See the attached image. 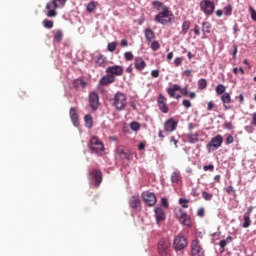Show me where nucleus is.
Wrapping results in <instances>:
<instances>
[{
  "instance_id": "a211bd4d",
  "label": "nucleus",
  "mask_w": 256,
  "mask_h": 256,
  "mask_svg": "<svg viewBox=\"0 0 256 256\" xmlns=\"http://www.w3.org/2000/svg\"><path fill=\"white\" fill-rule=\"evenodd\" d=\"M134 67L136 71H143L147 67V63L142 57H136L134 59Z\"/></svg>"
},
{
  "instance_id": "f3484780",
  "label": "nucleus",
  "mask_w": 256,
  "mask_h": 256,
  "mask_svg": "<svg viewBox=\"0 0 256 256\" xmlns=\"http://www.w3.org/2000/svg\"><path fill=\"white\" fill-rule=\"evenodd\" d=\"M129 205L131 209H135V211H141V199L138 196H132L129 200Z\"/></svg>"
},
{
  "instance_id": "f704fd0d",
  "label": "nucleus",
  "mask_w": 256,
  "mask_h": 256,
  "mask_svg": "<svg viewBox=\"0 0 256 256\" xmlns=\"http://www.w3.org/2000/svg\"><path fill=\"white\" fill-rule=\"evenodd\" d=\"M224 15L227 17H231V15H233V6H231V4L224 7Z\"/></svg>"
},
{
  "instance_id": "4c0bfd02",
  "label": "nucleus",
  "mask_w": 256,
  "mask_h": 256,
  "mask_svg": "<svg viewBox=\"0 0 256 256\" xmlns=\"http://www.w3.org/2000/svg\"><path fill=\"white\" fill-rule=\"evenodd\" d=\"M130 129L132 131H139L141 129V124H139L137 121H133L130 123Z\"/></svg>"
},
{
  "instance_id": "b1692460",
  "label": "nucleus",
  "mask_w": 256,
  "mask_h": 256,
  "mask_svg": "<svg viewBox=\"0 0 256 256\" xmlns=\"http://www.w3.org/2000/svg\"><path fill=\"white\" fill-rule=\"evenodd\" d=\"M107 58H105V56H103L102 54H99L98 56H96L95 58V63H96V67H105V61Z\"/></svg>"
},
{
  "instance_id": "f257e3e1",
  "label": "nucleus",
  "mask_w": 256,
  "mask_h": 256,
  "mask_svg": "<svg viewBox=\"0 0 256 256\" xmlns=\"http://www.w3.org/2000/svg\"><path fill=\"white\" fill-rule=\"evenodd\" d=\"M67 3V0H51L46 4L47 9V17H57V11L56 9H63L65 7V4Z\"/></svg>"
},
{
  "instance_id": "9b49d317",
  "label": "nucleus",
  "mask_w": 256,
  "mask_h": 256,
  "mask_svg": "<svg viewBox=\"0 0 256 256\" xmlns=\"http://www.w3.org/2000/svg\"><path fill=\"white\" fill-rule=\"evenodd\" d=\"M142 199L148 205V207H153L155 203H157V196H155V193L145 191L142 193Z\"/></svg>"
},
{
  "instance_id": "bf43d9fd",
  "label": "nucleus",
  "mask_w": 256,
  "mask_h": 256,
  "mask_svg": "<svg viewBox=\"0 0 256 256\" xmlns=\"http://www.w3.org/2000/svg\"><path fill=\"white\" fill-rule=\"evenodd\" d=\"M121 47H127L129 45V41L126 39H122L120 42Z\"/></svg>"
},
{
  "instance_id": "ea45409f",
  "label": "nucleus",
  "mask_w": 256,
  "mask_h": 256,
  "mask_svg": "<svg viewBox=\"0 0 256 256\" xmlns=\"http://www.w3.org/2000/svg\"><path fill=\"white\" fill-rule=\"evenodd\" d=\"M115 49H117V42H111L107 46V50L110 51V53L115 52Z\"/></svg>"
},
{
  "instance_id": "e2e57ef3",
  "label": "nucleus",
  "mask_w": 256,
  "mask_h": 256,
  "mask_svg": "<svg viewBox=\"0 0 256 256\" xmlns=\"http://www.w3.org/2000/svg\"><path fill=\"white\" fill-rule=\"evenodd\" d=\"M151 76L154 77L155 79H156L157 77H159V70H152Z\"/></svg>"
},
{
  "instance_id": "dca6fc26",
  "label": "nucleus",
  "mask_w": 256,
  "mask_h": 256,
  "mask_svg": "<svg viewBox=\"0 0 256 256\" xmlns=\"http://www.w3.org/2000/svg\"><path fill=\"white\" fill-rule=\"evenodd\" d=\"M177 129V121L175 119L170 118L164 123V130L167 133H173Z\"/></svg>"
},
{
  "instance_id": "052dcab7",
  "label": "nucleus",
  "mask_w": 256,
  "mask_h": 256,
  "mask_svg": "<svg viewBox=\"0 0 256 256\" xmlns=\"http://www.w3.org/2000/svg\"><path fill=\"white\" fill-rule=\"evenodd\" d=\"M219 246L221 247V249H225L227 247V242L225 240H221L219 242Z\"/></svg>"
},
{
  "instance_id": "a19ab883",
  "label": "nucleus",
  "mask_w": 256,
  "mask_h": 256,
  "mask_svg": "<svg viewBox=\"0 0 256 256\" xmlns=\"http://www.w3.org/2000/svg\"><path fill=\"white\" fill-rule=\"evenodd\" d=\"M43 26H44L46 29H53V21H52V20L45 19V20L43 21Z\"/></svg>"
},
{
  "instance_id": "de8ad7c7",
  "label": "nucleus",
  "mask_w": 256,
  "mask_h": 256,
  "mask_svg": "<svg viewBox=\"0 0 256 256\" xmlns=\"http://www.w3.org/2000/svg\"><path fill=\"white\" fill-rule=\"evenodd\" d=\"M182 63H183V58H181V57L175 58V60H174L175 67H179V65H181Z\"/></svg>"
},
{
  "instance_id": "13d9d810",
  "label": "nucleus",
  "mask_w": 256,
  "mask_h": 256,
  "mask_svg": "<svg viewBox=\"0 0 256 256\" xmlns=\"http://www.w3.org/2000/svg\"><path fill=\"white\" fill-rule=\"evenodd\" d=\"M198 217H205V209L200 208L197 212Z\"/></svg>"
},
{
  "instance_id": "5701e85b",
  "label": "nucleus",
  "mask_w": 256,
  "mask_h": 256,
  "mask_svg": "<svg viewBox=\"0 0 256 256\" xmlns=\"http://www.w3.org/2000/svg\"><path fill=\"white\" fill-rule=\"evenodd\" d=\"M177 91H181V86L177 85V84H173L172 86H170L169 88H167V93L169 95V97L174 98L175 95H177Z\"/></svg>"
},
{
  "instance_id": "680f3d73",
  "label": "nucleus",
  "mask_w": 256,
  "mask_h": 256,
  "mask_svg": "<svg viewBox=\"0 0 256 256\" xmlns=\"http://www.w3.org/2000/svg\"><path fill=\"white\" fill-rule=\"evenodd\" d=\"M251 125H253L254 127H256V112H254L252 114V122H251Z\"/></svg>"
},
{
  "instance_id": "2f4dec72",
  "label": "nucleus",
  "mask_w": 256,
  "mask_h": 256,
  "mask_svg": "<svg viewBox=\"0 0 256 256\" xmlns=\"http://www.w3.org/2000/svg\"><path fill=\"white\" fill-rule=\"evenodd\" d=\"M190 27H191V21L185 20L182 24V33H183V35H187Z\"/></svg>"
},
{
  "instance_id": "423d86ee",
  "label": "nucleus",
  "mask_w": 256,
  "mask_h": 256,
  "mask_svg": "<svg viewBox=\"0 0 256 256\" xmlns=\"http://www.w3.org/2000/svg\"><path fill=\"white\" fill-rule=\"evenodd\" d=\"M158 253L160 256H171V241L162 238L158 242Z\"/></svg>"
},
{
  "instance_id": "4468645a",
  "label": "nucleus",
  "mask_w": 256,
  "mask_h": 256,
  "mask_svg": "<svg viewBox=\"0 0 256 256\" xmlns=\"http://www.w3.org/2000/svg\"><path fill=\"white\" fill-rule=\"evenodd\" d=\"M157 103H158V107L162 113H169V106L167 105V98L163 94H159Z\"/></svg>"
},
{
  "instance_id": "9d476101",
  "label": "nucleus",
  "mask_w": 256,
  "mask_h": 256,
  "mask_svg": "<svg viewBox=\"0 0 256 256\" xmlns=\"http://www.w3.org/2000/svg\"><path fill=\"white\" fill-rule=\"evenodd\" d=\"M191 255L192 256H205V250L201 247L199 240H193L191 243Z\"/></svg>"
},
{
  "instance_id": "5fc2aeb1",
  "label": "nucleus",
  "mask_w": 256,
  "mask_h": 256,
  "mask_svg": "<svg viewBox=\"0 0 256 256\" xmlns=\"http://www.w3.org/2000/svg\"><path fill=\"white\" fill-rule=\"evenodd\" d=\"M180 92L182 93V95H184L185 97H187L189 95V89L188 87H184L183 89L180 90Z\"/></svg>"
},
{
  "instance_id": "79ce46f5",
  "label": "nucleus",
  "mask_w": 256,
  "mask_h": 256,
  "mask_svg": "<svg viewBox=\"0 0 256 256\" xmlns=\"http://www.w3.org/2000/svg\"><path fill=\"white\" fill-rule=\"evenodd\" d=\"M151 49L152 51H159V49H161V44H159L157 41H153L151 43Z\"/></svg>"
},
{
  "instance_id": "6e6d98bb",
  "label": "nucleus",
  "mask_w": 256,
  "mask_h": 256,
  "mask_svg": "<svg viewBox=\"0 0 256 256\" xmlns=\"http://www.w3.org/2000/svg\"><path fill=\"white\" fill-rule=\"evenodd\" d=\"M226 193H228V195H231V193H233L235 191V189H233V186H227L225 188Z\"/></svg>"
},
{
  "instance_id": "0eeeda50",
  "label": "nucleus",
  "mask_w": 256,
  "mask_h": 256,
  "mask_svg": "<svg viewBox=\"0 0 256 256\" xmlns=\"http://www.w3.org/2000/svg\"><path fill=\"white\" fill-rule=\"evenodd\" d=\"M200 11L204 13L207 17L213 15L215 13V2L211 0H202L199 4Z\"/></svg>"
},
{
  "instance_id": "7ed1b4c3",
  "label": "nucleus",
  "mask_w": 256,
  "mask_h": 256,
  "mask_svg": "<svg viewBox=\"0 0 256 256\" xmlns=\"http://www.w3.org/2000/svg\"><path fill=\"white\" fill-rule=\"evenodd\" d=\"M171 17H173V12L169 10V7H164V10L158 13L154 20L156 23H160V25H169L172 23Z\"/></svg>"
},
{
  "instance_id": "7c9ffc66",
  "label": "nucleus",
  "mask_w": 256,
  "mask_h": 256,
  "mask_svg": "<svg viewBox=\"0 0 256 256\" xmlns=\"http://www.w3.org/2000/svg\"><path fill=\"white\" fill-rule=\"evenodd\" d=\"M221 101L224 105H229L231 103V94L229 92L222 94Z\"/></svg>"
},
{
  "instance_id": "0e129e2a",
  "label": "nucleus",
  "mask_w": 256,
  "mask_h": 256,
  "mask_svg": "<svg viewBox=\"0 0 256 256\" xmlns=\"http://www.w3.org/2000/svg\"><path fill=\"white\" fill-rule=\"evenodd\" d=\"M200 193H199V190H197V188H194L192 190V196L193 197H199Z\"/></svg>"
},
{
  "instance_id": "338daca9",
  "label": "nucleus",
  "mask_w": 256,
  "mask_h": 256,
  "mask_svg": "<svg viewBox=\"0 0 256 256\" xmlns=\"http://www.w3.org/2000/svg\"><path fill=\"white\" fill-rule=\"evenodd\" d=\"M138 149H139V151H143V150L145 149V143L140 142V143L138 144Z\"/></svg>"
},
{
  "instance_id": "c756f323",
  "label": "nucleus",
  "mask_w": 256,
  "mask_h": 256,
  "mask_svg": "<svg viewBox=\"0 0 256 256\" xmlns=\"http://www.w3.org/2000/svg\"><path fill=\"white\" fill-rule=\"evenodd\" d=\"M202 32H203L204 38L206 37L207 33H211V24L209 22L202 23Z\"/></svg>"
},
{
  "instance_id": "72a5a7b5",
  "label": "nucleus",
  "mask_w": 256,
  "mask_h": 256,
  "mask_svg": "<svg viewBox=\"0 0 256 256\" xmlns=\"http://www.w3.org/2000/svg\"><path fill=\"white\" fill-rule=\"evenodd\" d=\"M242 227L244 229L251 227V218L249 215H244V222L242 224Z\"/></svg>"
},
{
  "instance_id": "39448f33",
  "label": "nucleus",
  "mask_w": 256,
  "mask_h": 256,
  "mask_svg": "<svg viewBox=\"0 0 256 256\" xmlns=\"http://www.w3.org/2000/svg\"><path fill=\"white\" fill-rule=\"evenodd\" d=\"M175 215L181 225H185L186 227H193V220L191 219V216L185 212V210L179 208L176 210Z\"/></svg>"
},
{
  "instance_id": "a878e982",
  "label": "nucleus",
  "mask_w": 256,
  "mask_h": 256,
  "mask_svg": "<svg viewBox=\"0 0 256 256\" xmlns=\"http://www.w3.org/2000/svg\"><path fill=\"white\" fill-rule=\"evenodd\" d=\"M84 123H85V127H87V129H91L93 127V116H91V114L85 115Z\"/></svg>"
},
{
  "instance_id": "603ef678",
  "label": "nucleus",
  "mask_w": 256,
  "mask_h": 256,
  "mask_svg": "<svg viewBox=\"0 0 256 256\" xmlns=\"http://www.w3.org/2000/svg\"><path fill=\"white\" fill-rule=\"evenodd\" d=\"M204 171H213L215 166L213 164H209L203 167Z\"/></svg>"
},
{
  "instance_id": "bb28decb",
  "label": "nucleus",
  "mask_w": 256,
  "mask_h": 256,
  "mask_svg": "<svg viewBox=\"0 0 256 256\" xmlns=\"http://www.w3.org/2000/svg\"><path fill=\"white\" fill-rule=\"evenodd\" d=\"M73 85L76 89H79V87H82V89H85V87H87V82L79 78L73 81Z\"/></svg>"
},
{
  "instance_id": "c9c22d12",
  "label": "nucleus",
  "mask_w": 256,
  "mask_h": 256,
  "mask_svg": "<svg viewBox=\"0 0 256 256\" xmlns=\"http://www.w3.org/2000/svg\"><path fill=\"white\" fill-rule=\"evenodd\" d=\"M54 39L57 41V43H61L63 41V31L57 30L55 32Z\"/></svg>"
},
{
  "instance_id": "58836bf2",
  "label": "nucleus",
  "mask_w": 256,
  "mask_h": 256,
  "mask_svg": "<svg viewBox=\"0 0 256 256\" xmlns=\"http://www.w3.org/2000/svg\"><path fill=\"white\" fill-rule=\"evenodd\" d=\"M180 205H182L183 209H189V200L185 198H180L179 199Z\"/></svg>"
},
{
  "instance_id": "6e6552de",
  "label": "nucleus",
  "mask_w": 256,
  "mask_h": 256,
  "mask_svg": "<svg viewBox=\"0 0 256 256\" xmlns=\"http://www.w3.org/2000/svg\"><path fill=\"white\" fill-rule=\"evenodd\" d=\"M187 245H188V242H187V238H185V235L180 233L174 237L173 248L176 251H183V249H185Z\"/></svg>"
},
{
  "instance_id": "ddd939ff",
  "label": "nucleus",
  "mask_w": 256,
  "mask_h": 256,
  "mask_svg": "<svg viewBox=\"0 0 256 256\" xmlns=\"http://www.w3.org/2000/svg\"><path fill=\"white\" fill-rule=\"evenodd\" d=\"M89 105L93 111L99 109V94L97 92H91L89 94Z\"/></svg>"
},
{
  "instance_id": "864d4df0",
  "label": "nucleus",
  "mask_w": 256,
  "mask_h": 256,
  "mask_svg": "<svg viewBox=\"0 0 256 256\" xmlns=\"http://www.w3.org/2000/svg\"><path fill=\"white\" fill-rule=\"evenodd\" d=\"M182 105H183V107H186V109H189V107H191V101L183 100Z\"/></svg>"
},
{
  "instance_id": "4be33fe9",
  "label": "nucleus",
  "mask_w": 256,
  "mask_h": 256,
  "mask_svg": "<svg viewBox=\"0 0 256 256\" xmlns=\"http://www.w3.org/2000/svg\"><path fill=\"white\" fill-rule=\"evenodd\" d=\"M183 179V177H181V171L179 170H175L174 172H172L171 174V182L178 185V183H181V180Z\"/></svg>"
},
{
  "instance_id": "e433bc0d",
  "label": "nucleus",
  "mask_w": 256,
  "mask_h": 256,
  "mask_svg": "<svg viewBox=\"0 0 256 256\" xmlns=\"http://www.w3.org/2000/svg\"><path fill=\"white\" fill-rule=\"evenodd\" d=\"M198 89H200V91H203V89H207V80L206 79H200L198 81Z\"/></svg>"
},
{
  "instance_id": "393cba45",
  "label": "nucleus",
  "mask_w": 256,
  "mask_h": 256,
  "mask_svg": "<svg viewBox=\"0 0 256 256\" xmlns=\"http://www.w3.org/2000/svg\"><path fill=\"white\" fill-rule=\"evenodd\" d=\"M187 139L189 143L195 144L199 141V133L190 132L187 134Z\"/></svg>"
},
{
  "instance_id": "09e8293b",
  "label": "nucleus",
  "mask_w": 256,
  "mask_h": 256,
  "mask_svg": "<svg viewBox=\"0 0 256 256\" xmlns=\"http://www.w3.org/2000/svg\"><path fill=\"white\" fill-rule=\"evenodd\" d=\"M161 203L165 209H169V200H167V198H162Z\"/></svg>"
},
{
  "instance_id": "c03bdc74",
  "label": "nucleus",
  "mask_w": 256,
  "mask_h": 256,
  "mask_svg": "<svg viewBox=\"0 0 256 256\" xmlns=\"http://www.w3.org/2000/svg\"><path fill=\"white\" fill-rule=\"evenodd\" d=\"M202 197L205 201H211V199H213V194L202 192Z\"/></svg>"
},
{
  "instance_id": "1a4fd4ad",
  "label": "nucleus",
  "mask_w": 256,
  "mask_h": 256,
  "mask_svg": "<svg viewBox=\"0 0 256 256\" xmlns=\"http://www.w3.org/2000/svg\"><path fill=\"white\" fill-rule=\"evenodd\" d=\"M221 145H223V136L218 134L210 140L206 147L208 151H216V149H219Z\"/></svg>"
},
{
  "instance_id": "20e7f679",
  "label": "nucleus",
  "mask_w": 256,
  "mask_h": 256,
  "mask_svg": "<svg viewBox=\"0 0 256 256\" xmlns=\"http://www.w3.org/2000/svg\"><path fill=\"white\" fill-rule=\"evenodd\" d=\"M88 147L91 153L99 154L105 151V146L103 145V142H101V140H99L97 136H94L90 139Z\"/></svg>"
},
{
  "instance_id": "2eb2a0df",
  "label": "nucleus",
  "mask_w": 256,
  "mask_h": 256,
  "mask_svg": "<svg viewBox=\"0 0 256 256\" xmlns=\"http://www.w3.org/2000/svg\"><path fill=\"white\" fill-rule=\"evenodd\" d=\"M106 73H108V75H112L113 77H121V75H123V66H110L106 69Z\"/></svg>"
},
{
  "instance_id": "49530a36",
  "label": "nucleus",
  "mask_w": 256,
  "mask_h": 256,
  "mask_svg": "<svg viewBox=\"0 0 256 256\" xmlns=\"http://www.w3.org/2000/svg\"><path fill=\"white\" fill-rule=\"evenodd\" d=\"M249 11H250L251 18L253 19V21H256V11H255V8H253V6H250L249 7Z\"/></svg>"
},
{
  "instance_id": "c85d7f7f",
  "label": "nucleus",
  "mask_w": 256,
  "mask_h": 256,
  "mask_svg": "<svg viewBox=\"0 0 256 256\" xmlns=\"http://www.w3.org/2000/svg\"><path fill=\"white\" fill-rule=\"evenodd\" d=\"M152 6L154 7V9H157V11H161V9L162 11H165V7H167L165 6V4H163V2L157 0L152 2Z\"/></svg>"
},
{
  "instance_id": "473e14b6",
  "label": "nucleus",
  "mask_w": 256,
  "mask_h": 256,
  "mask_svg": "<svg viewBox=\"0 0 256 256\" xmlns=\"http://www.w3.org/2000/svg\"><path fill=\"white\" fill-rule=\"evenodd\" d=\"M225 91H227V88L225 87V85L223 84H219L217 87H216V93L217 95H225Z\"/></svg>"
},
{
  "instance_id": "f03ea898",
  "label": "nucleus",
  "mask_w": 256,
  "mask_h": 256,
  "mask_svg": "<svg viewBox=\"0 0 256 256\" xmlns=\"http://www.w3.org/2000/svg\"><path fill=\"white\" fill-rule=\"evenodd\" d=\"M112 105L116 111H125L127 107V95L123 92H117L112 99Z\"/></svg>"
},
{
  "instance_id": "69168bd1",
  "label": "nucleus",
  "mask_w": 256,
  "mask_h": 256,
  "mask_svg": "<svg viewBox=\"0 0 256 256\" xmlns=\"http://www.w3.org/2000/svg\"><path fill=\"white\" fill-rule=\"evenodd\" d=\"M237 51H238L237 45H233V58L234 59H235V57H237Z\"/></svg>"
},
{
  "instance_id": "f8f14e48",
  "label": "nucleus",
  "mask_w": 256,
  "mask_h": 256,
  "mask_svg": "<svg viewBox=\"0 0 256 256\" xmlns=\"http://www.w3.org/2000/svg\"><path fill=\"white\" fill-rule=\"evenodd\" d=\"M89 177L95 181V187H99V185H101V181H103V174L101 173V170L92 169L89 173Z\"/></svg>"
},
{
  "instance_id": "774afa93",
  "label": "nucleus",
  "mask_w": 256,
  "mask_h": 256,
  "mask_svg": "<svg viewBox=\"0 0 256 256\" xmlns=\"http://www.w3.org/2000/svg\"><path fill=\"white\" fill-rule=\"evenodd\" d=\"M183 73H184V75H185L186 77H191V75H192L191 70H185Z\"/></svg>"
},
{
  "instance_id": "a18cd8bd",
  "label": "nucleus",
  "mask_w": 256,
  "mask_h": 256,
  "mask_svg": "<svg viewBox=\"0 0 256 256\" xmlns=\"http://www.w3.org/2000/svg\"><path fill=\"white\" fill-rule=\"evenodd\" d=\"M95 2H90L88 5H87V11L89 13H93V11H95Z\"/></svg>"
},
{
  "instance_id": "6ab92c4d",
  "label": "nucleus",
  "mask_w": 256,
  "mask_h": 256,
  "mask_svg": "<svg viewBox=\"0 0 256 256\" xmlns=\"http://www.w3.org/2000/svg\"><path fill=\"white\" fill-rule=\"evenodd\" d=\"M70 118L74 125V127H79V114H77V108L71 107L70 108Z\"/></svg>"
},
{
  "instance_id": "37998d69",
  "label": "nucleus",
  "mask_w": 256,
  "mask_h": 256,
  "mask_svg": "<svg viewBox=\"0 0 256 256\" xmlns=\"http://www.w3.org/2000/svg\"><path fill=\"white\" fill-rule=\"evenodd\" d=\"M124 59L126 61H133V59H134L133 52H125Z\"/></svg>"
},
{
  "instance_id": "412c9836",
  "label": "nucleus",
  "mask_w": 256,
  "mask_h": 256,
  "mask_svg": "<svg viewBox=\"0 0 256 256\" xmlns=\"http://www.w3.org/2000/svg\"><path fill=\"white\" fill-rule=\"evenodd\" d=\"M155 217H156L157 223H161V221H165L166 215H165V211L163 210V208L155 209Z\"/></svg>"
},
{
  "instance_id": "cd10ccee",
  "label": "nucleus",
  "mask_w": 256,
  "mask_h": 256,
  "mask_svg": "<svg viewBox=\"0 0 256 256\" xmlns=\"http://www.w3.org/2000/svg\"><path fill=\"white\" fill-rule=\"evenodd\" d=\"M145 39L148 41H153V39H155V32H153L151 28L145 29Z\"/></svg>"
},
{
  "instance_id": "4d7b16f0",
  "label": "nucleus",
  "mask_w": 256,
  "mask_h": 256,
  "mask_svg": "<svg viewBox=\"0 0 256 256\" xmlns=\"http://www.w3.org/2000/svg\"><path fill=\"white\" fill-rule=\"evenodd\" d=\"M224 127L225 129H228V131H231V129H233V124L231 122H226Z\"/></svg>"
},
{
  "instance_id": "aec40b11",
  "label": "nucleus",
  "mask_w": 256,
  "mask_h": 256,
  "mask_svg": "<svg viewBox=\"0 0 256 256\" xmlns=\"http://www.w3.org/2000/svg\"><path fill=\"white\" fill-rule=\"evenodd\" d=\"M100 85H111V83H115V76L108 74L103 76L100 81Z\"/></svg>"
},
{
  "instance_id": "8fccbe9b",
  "label": "nucleus",
  "mask_w": 256,
  "mask_h": 256,
  "mask_svg": "<svg viewBox=\"0 0 256 256\" xmlns=\"http://www.w3.org/2000/svg\"><path fill=\"white\" fill-rule=\"evenodd\" d=\"M194 35H196L197 37L201 35V28L199 27V25L194 26Z\"/></svg>"
},
{
  "instance_id": "3c124183",
  "label": "nucleus",
  "mask_w": 256,
  "mask_h": 256,
  "mask_svg": "<svg viewBox=\"0 0 256 256\" xmlns=\"http://www.w3.org/2000/svg\"><path fill=\"white\" fill-rule=\"evenodd\" d=\"M235 139L233 138V135H228L226 138V145H231Z\"/></svg>"
}]
</instances>
